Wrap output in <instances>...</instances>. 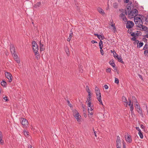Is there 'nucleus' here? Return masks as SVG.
I'll use <instances>...</instances> for the list:
<instances>
[{"mask_svg":"<svg viewBox=\"0 0 148 148\" xmlns=\"http://www.w3.org/2000/svg\"><path fill=\"white\" fill-rule=\"evenodd\" d=\"M128 12V14L129 17L130 18H132L134 16H137L138 14V11L136 9H134L132 10H130L129 8H127V9Z\"/></svg>","mask_w":148,"mask_h":148,"instance_id":"obj_1","label":"nucleus"},{"mask_svg":"<svg viewBox=\"0 0 148 148\" xmlns=\"http://www.w3.org/2000/svg\"><path fill=\"white\" fill-rule=\"evenodd\" d=\"M95 90L98 100L101 104L103 105L101 100V93L99 89L97 86H96L95 88Z\"/></svg>","mask_w":148,"mask_h":148,"instance_id":"obj_2","label":"nucleus"},{"mask_svg":"<svg viewBox=\"0 0 148 148\" xmlns=\"http://www.w3.org/2000/svg\"><path fill=\"white\" fill-rule=\"evenodd\" d=\"M21 121V123L23 128H25L28 127V123L27 120L23 118H21L20 119V121Z\"/></svg>","mask_w":148,"mask_h":148,"instance_id":"obj_3","label":"nucleus"},{"mask_svg":"<svg viewBox=\"0 0 148 148\" xmlns=\"http://www.w3.org/2000/svg\"><path fill=\"white\" fill-rule=\"evenodd\" d=\"M32 45L33 51H37L38 49V45L35 41H33L32 42Z\"/></svg>","mask_w":148,"mask_h":148,"instance_id":"obj_4","label":"nucleus"},{"mask_svg":"<svg viewBox=\"0 0 148 148\" xmlns=\"http://www.w3.org/2000/svg\"><path fill=\"white\" fill-rule=\"evenodd\" d=\"M134 25V23L131 21H127L126 24V27L127 28H132Z\"/></svg>","mask_w":148,"mask_h":148,"instance_id":"obj_5","label":"nucleus"},{"mask_svg":"<svg viewBox=\"0 0 148 148\" xmlns=\"http://www.w3.org/2000/svg\"><path fill=\"white\" fill-rule=\"evenodd\" d=\"M73 116L75 117L76 119L78 121V120L80 119L79 117V113L78 111L76 110H74L73 111Z\"/></svg>","mask_w":148,"mask_h":148,"instance_id":"obj_6","label":"nucleus"},{"mask_svg":"<svg viewBox=\"0 0 148 148\" xmlns=\"http://www.w3.org/2000/svg\"><path fill=\"white\" fill-rule=\"evenodd\" d=\"M125 136V138L126 141L129 142V143H131L132 141V139L131 138V136L129 134H127Z\"/></svg>","mask_w":148,"mask_h":148,"instance_id":"obj_7","label":"nucleus"},{"mask_svg":"<svg viewBox=\"0 0 148 148\" xmlns=\"http://www.w3.org/2000/svg\"><path fill=\"white\" fill-rule=\"evenodd\" d=\"M15 48L14 46L13 45L11 44L10 45V50L12 54H14V53H15Z\"/></svg>","mask_w":148,"mask_h":148,"instance_id":"obj_8","label":"nucleus"},{"mask_svg":"<svg viewBox=\"0 0 148 148\" xmlns=\"http://www.w3.org/2000/svg\"><path fill=\"white\" fill-rule=\"evenodd\" d=\"M120 17H121L123 19V20L125 22H126L127 21V19L126 17L125 16V14L121 13L119 15Z\"/></svg>","mask_w":148,"mask_h":148,"instance_id":"obj_9","label":"nucleus"},{"mask_svg":"<svg viewBox=\"0 0 148 148\" xmlns=\"http://www.w3.org/2000/svg\"><path fill=\"white\" fill-rule=\"evenodd\" d=\"M141 19L140 17H135L134 16V21L136 25L138 24L137 23H138L139 21H140Z\"/></svg>","mask_w":148,"mask_h":148,"instance_id":"obj_10","label":"nucleus"},{"mask_svg":"<svg viewBox=\"0 0 148 148\" xmlns=\"http://www.w3.org/2000/svg\"><path fill=\"white\" fill-rule=\"evenodd\" d=\"M94 35L95 36H97L98 39L100 40V39L102 40L105 38V37L103 36L99 35L98 34H94Z\"/></svg>","mask_w":148,"mask_h":148,"instance_id":"obj_11","label":"nucleus"},{"mask_svg":"<svg viewBox=\"0 0 148 148\" xmlns=\"http://www.w3.org/2000/svg\"><path fill=\"white\" fill-rule=\"evenodd\" d=\"M6 77L8 79L9 81L10 82L12 81V75H5Z\"/></svg>","mask_w":148,"mask_h":148,"instance_id":"obj_12","label":"nucleus"},{"mask_svg":"<svg viewBox=\"0 0 148 148\" xmlns=\"http://www.w3.org/2000/svg\"><path fill=\"white\" fill-rule=\"evenodd\" d=\"M140 28V30L141 31H146L147 29V27L145 25H142L139 27Z\"/></svg>","mask_w":148,"mask_h":148,"instance_id":"obj_13","label":"nucleus"},{"mask_svg":"<svg viewBox=\"0 0 148 148\" xmlns=\"http://www.w3.org/2000/svg\"><path fill=\"white\" fill-rule=\"evenodd\" d=\"M70 34H69V37L67 39V41H68L69 42L71 40V38H72V36H73V32L72 31V30H71L70 32Z\"/></svg>","mask_w":148,"mask_h":148,"instance_id":"obj_14","label":"nucleus"},{"mask_svg":"<svg viewBox=\"0 0 148 148\" xmlns=\"http://www.w3.org/2000/svg\"><path fill=\"white\" fill-rule=\"evenodd\" d=\"M137 23L138 24L136 25H137V26L138 27H140V26H142L143 25V21L141 19H140V21H139Z\"/></svg>","mask_w":148,"mask_h":148,"instance_id":"obj_15","label":"nucleus"},{"mask_svg":"<svg viewBox=\"0 0 148 148\" xmlns=\"http://www.w3.org/2000/svg\"><path fill=\"white\" fill-rule=\"evenodd\" d=\"M119 10L122 13L124 14V13H125V14L126 15H127V11L126 10H124L123 9H119Z\"/></svg>","mask_w":148,"mask_h":148,"instance_id":"obj_16","label":"nucleus"},{"mask_svg":"<svg viewBox=\"0 0 148 148\" xmlns=\"http://www.w3.org/2000/svg\"><path fill=\"white\" fill-rule=\"evenodd\" d=\"M40 48L41 51H44L45 49V48L43 47L44 45L43 44H42L41 42V40L40 41Z\"/></svg>","mask_w":148,"mask_h":148,"instance_id":"obj_17","label":"nucleus"},{"mask_svg":"<svg viewBox=\"0 0 148 148\" xmlns=\"http://www.w3.org/2000/svg\"><path fill=\"white\" fill-rule=\"evenodd\" d=\"M41 3L40 2H39L36 4H34V7L35 8H37L40 6Z\"/></svg>","mask_w":148,"mask_h":148,"instance_id":"obj_18","label":"nucleus"},{"mask_svg":"<svg viewBox=\"0 0 148 148\" xmlns=\"http://www.w3.org/2000/svg\"><path fill=\"white\" fill-rule=\"evenodd\" d=\"M3 141L2 140V134L1 132L0 131V144L3 145Z\"/></svg>","mask_w":148,"mask_h":148,"instance_id":"obj_19","label":"nucleus"},{"mask_svg":"<svg viewBox=\"0 0 148 148\" xmlns=\"http://www.w3.org/2000/svg\"><path fill=\"white\" fill-rule=\"evenodd\" d=\"M97 10H98V12L100 13H101L102 14H104V12L103 10V9H102L101 8H98L97 9Z\"/></svg>","mask_w":148,"mask_h":148,"instance_id":"obj_20","label":"nucleus"},{"mask_svg":"<svg viewBox=\"0 0 148 148\" xmlns=\"http://www.w3.org/2000/svg\"><path fill=\"white\" fill-rule=\"evenodd\" d=\"M65 51L66 52V54L68 56H69V49L67 47L65 48Z\"/></svg>","mask_w":148,"mask_h":148,"instance_id":"obj_21","label":"nucleus"},{"mask_svg":"<svg viewBox=\"0 0 148 148\" xmlns=\"http://www.w3.org/2000/svg\"><path fill=\"white\" fill-rule=\"evenodd\" d=\"M1 84L3 86H6L7 85V83L4 80H3L1 82Z\"/></svg>","mask_w":148,"mask_h":148,"instance_id":"obj_22","label":"nucleus"},{"mask_svg":"<svg viewBox=\"0 0 148 148\" xmlns=\"http://www.w3.org/2000/svg\"><path fill=\"white\" fill-rule=\"evenodd\" d=\"M122 101L123 102L125 103H127V100L125 97L124 96H123L122 98Z\"/></svg>","mask_w":148,"mask_h":148,"instance_id":"obj_23","label":"nucleus"},{"mask_svg":"<svg viewBox=\"0 0 148 148\" xmlns=\"http://www.w3.org/2000/svg\"><path fill=\"white\" fill-rule=\"evenodd\" d=\"M109 63L110 65H111L113 67H114L115 66V64L114 62V61H110L109 62Z\"/></svg>","mask_w":148,"mask_h":148,"instance_id":"obj_24","label":"nucleus"},{"mask_svg":"<svg viewBox=\"0 0 148 148\" xmlns=\"http://www.w3.org/2000/svg\"><path fill=\"white\" fill-rule=\"evenodd\" d=\"M99 48H102L103 47V42L101 39H100V42L99 43Z\"/></svg>","mask_w":148,"mask_h":148,"instance_id":"obj_25","label":"nucleus"},{"mask_svg":"<svg viewBox=\"0 0 148 148\" xmlns=\"http://www.w3.org/2000/svg\"><path fill=\"white\" fill-rule=\"evenodd\" d=\"M117 59H118V61L119 62H121V63H122L123 64L124 63V62L123 61L121 57V56H120V57H119V58H117Z\"/></svg>","mask_w":148,"mask_h":148,"instance_id":"obj_26","label":"nucleus"},{"mask_svg":"<svg viewBox=\"0 0 148 148\" xmlns=\"http://www.w3.org/2000/svg\"><path fill=\"white\" fill-rule=\"evenodd\" d=\"M136 106L135 107L136 108V109H137V111H138V110H141L140 108V106L138 105V104L137 103H136L135 104Z\"/></svg>","mask_w":148,"mask_h":148,"instance_id":"obj_27","label":"nucleus"},{"mask_svg":"<svg viewBox=\"0 0 148 148\" xmlns=\"http://www.w3.org/2000/svg\"><path fill=\"white\" fill-rule=\"evenodd\" d=\"M86 90L87 92L88 93L89 92H91V91L89 89V87L88 86H86Z\"/></svg>","mask_w":148,"mask_h":148,"instance_id":"obj_28","label":"nucleus"},{"mask_svg":"<svg viewBox=\"0 0 148 148\" xmlns=\"http://www.w3.org/2000/svg\"><path fill=\"white\" fill-rule=\"evenodd\" d=\"M132 99H133V101L135 103H137L138 102L137 101L136 97L135 96H133L132 97Z\"/></svg>","mask_w":148,"mask_h":148,"instance_id":"obj_29","label":"nucleus"},{"mask_svg":"<svg viewBox=\"0 0 148 148\" xmlns=\"http://www.w3.org/2000/svg\"><path fill=\"white\" fill-rule=\"evenodd\" d=\"M1 73L3 74H6V73L7 74H11V73H10L9 72H7L6 71H5L4 70L1 71Z\"/></svg>","mask_w":148,"mask_h":148,"instance_id":"obj_30","label":"nucleus"},{"mask_svg":"<svg viewBox=\"0 0 148 148\" xmlns=\"http://www.w3.org/2000/svg\"><path fill=\"white\" fill-rule=\"evenodd\" d=\"M113 7L114 8H117L118 7V4L117 3H115L113 4Z\"/></svg>","mask_w":148,"mask_h":148,"instance_id":"obj_31","label":"nucleus"},{"mask_svg":"<svg viewBox=\"0 0 148 148\" xmlns=\"http://www.w3.org/2000/svg\"><path fill=\"white\" fill-rule=\"evenodd\" d=\"M138 134L139 135L140 138H141L142 139L143 138V134L142 132H140L138 133Z\"/></svg>","mask_w":148,"mask_h":148,"instance_id":"obj_32","label":"nucleus"},{"mask_svg":"<svg viewBox=\"0 0 148 148\" xmlns=\"http://www.w3.org/2000/svg\"><path fill=\"white\" fill-rule=\"evenodd\" d=\"M138 113L140 114V115L142 116V117L143 116V113L142 112V111L141 110H138Z\"/></svg>","mask_w":148,"mask_h":148,"instance_id":"obj_33","label":"nucleus"},{"mask_svg":"<svg viewBox=\"0 0 148 148\" xmlns=\"http://www.w3.org/2000/svg\"><path fill=\"white\" fill-rule=\"evenodd\" d=\"M143 45V42H140L138 45V47H139V48L142 47Z\"/></svg>","mask_w":148,"mask_h":148,"instance_id":"obj_34","label":"nucleus"},{"mask_svg":"<svg viewBox=\"0 0 148 148\" xmlns=\"http://www.w3.org/2000/svg\"><path fill=\"white\" fill-rule=\"evenodd\" d=\"M12 54L13 55V57L14 59H16V58H18L17 55L15 53H14V54Z\"/></svg>","mask_w":148,"mask_h":148,"instance_id":"obj_35","label":"nucleus"},{"mask_svg":"<svg viewBox=\"0 0 148 148\" xmlns=\"http://www.w3.org/2000/svg\"><path fill=\"white\" fill-rule=\"evenodd\" d=\"M19 64L20 62V60L19 58H16V59H14Z\"/></svg>","mask_w":148,"mask_h":148,"instance_id":"obj_36","label":"nucleus"},{"mask_svg":"<svg viewBox=\"0 0 148 148\" xmlns=\"http://www.w3.org/2000/svg\"><path fill=\"white\" fill-rule=\"evenodd\" d=\"M148 49V45L147 44H145L143 48V50H146Z\"/></svg>","mask_w":148,"mask_h":148,"instance_id":"obj_37","label":"nucleus"},{"mask_svg":"<svg viewBox=\"0 0 148 148\" xmlns=\"http://www.w3.org/2000/svg\"><path fill=\"white\" fill-rule=\"evenodd\" d=\"M67 102L68 103V105L70 106V107H73V105L70 103L69 100H67Z\"/></svg>","mask_w":148,"mask_h":148,"instance_id":"obj_38","label":"nucleus"},{"mask_svg":"<svg viewBox=\"0 0 148 148\" xmlns=\"http://www.w3.org/2000/svg\"><path fill=\"white\" fill-rule=\"evenodd\" d=\"M130 111H132L133 110L134 108L133 107V103H132V105H131V106H130Z\"/></svg>","mask_w":148,"mask_h":148,"instance_id":"obj_39","label":"nucleus"},{"mask_svg":"<svg viewBox=\"0 0 148 148\" xmlns=\"http://www.w3.org/2000/svg\"><path fill=\"white\" fill-rule=\"evenodd\" d=\"M114 82L115 83L118 84L119 83V80L117 78H115Z\"/></svg>","mask_w":148,"mask_h":148,"instance_id":"obj_40","label":"nucleus"},{"mask_svg":"<svg viewBox=\"0 0 148 148\" xmlns=\"http://www.w3.org/2000/svg\"><path fill=\"white\" fill-rule=\"evenodd\" d=\"M102 48H100V52L101 54L102 55H103L104 54V52H103V50L102 49Z\"/></svg>","mask_w":148,"mask_h":148,"instance_id":"obj_41","label":"nucleus"},{"mask_svg":"<svg viewBox=\"0 0 148 148\" xmlns=\"http://www.w3.org/2000/svg\"><path fill=\"white\" fill-rule=\"evenodd\" d=\"M112 24L111 25V26L112 27H113V30H116V27H115V26L114 25H115L114 24H113L112 22Z\"/></svg>","mask_w":148,"mask_h":148,"instance_id":"obj_42","label":"nucleus"},{"mask_svg":"<svg viewBox=\"0 0 148 148\" xmlns=\"http://www.w3.org/2000/svg\"><path fill=\"white\" fill-rule=\"evenodd\" d=\"M114 53H115L116 55H115L114 54V57L115 58H119V56L116 53L115 51H114Z\"/></svg>","mask_w":148,"mask_h":148,"instance_id":"obj_43","label":"nucleus"},{"mask_svg":"<svg viewBox=\"0 0 148 148\" xmlns=\"http://www.w3.org/2000/svg\"><path fill=\"white\" fill-rule=\"evenodd\" d=\"M38 51H34V52L35 53V55L36 56H40V55L38 52Z\"/></svg>","mask_w":148,"mask_h":148,"instance_id":"obj_44","label":"nucleus"},{"mask_svg":"<svg viewBox=\"0 0 148 148\" xmlns=\"http://www.w3.org/2000/svg\"><path fill=\"white\" fill-rule=\"evenodd\" d=\"M91 98H89V97H88V98H87V100L86 101V102H91Z\"/></svg>","mask_w":148,"mask_h":148,"instance_id":"obj_45","label":"nucleus"},{"mask_svg":"<svg viewBox=\"0 0 148 148\" xmlns=\"http://www.w3.org/2000/svg\"><path fill=\"white\" fill-rule=\"evenodd\" d=\"M139 16H141V17H140L141 18V19H142V20H144V18L145 19L144 20H145V17L143 15H139Z\"/></svg>","mask_w":148,"mask_h":148,"instance_id":"obj_46","label":"nucleus"},{"mask_svg":"<svg viewBox=\"0 0 148 148\" xmlns=\"http://www.w3.org/2000/svg\"><path fill=\"white\" fill-rule=\"evenodd\" d=\"M144 54L145 55H146L148 54V49L145 50L144 51Z\"/></svg>","mask_w":148,"mask_h":148,"instance_id":"obj_47","label":"nucleus"},{"mask_svg":"<svg viewBox=\"0 0 148 148\" xmlns=\"http://www.w3.org/2000/svg\"><path fill=\"white\" fill-rule=\"evenodd\" d=\"M88 113L89 114L91 115H92L93 114V113L92 112H90V108H88Z\"/></svg>","mask_w":148,"mask_h":148,"instance_id":"obj_48","label":"nucleus"},{"mask_svg":"<svg viewBox=\"0 0 148 148\" xmlns=\"http://www.w3.org/2000/svg\"><path fill=\"white\" fill-rule=\"evenodd\" d=\"M88 102V107H92L91 102L89 101V102Z\"/></svg>","mask_w":148,"mask_h":148,"instance_id":"obj_49","label":"nucleus"},{"mask_svg":"<svg viewBox=\"0 0 148 148\" xmlns=\"http://www.w3.org/2000/svg\"><path fill=\"white\" fill-rule=\"evenodd\" d=\"M3 99L5 100L6 101H9L8 99V97L6 96H5L3 97Z\"/></svg>","mask_w":148,"mask_h":148,"instance_id":"obj_50","label":"nucleus"},{"mask_svg":"<svg viewBox=\"0 0 148 148\" xmlns=\"http://www.w3.org/2000/svg\"><path fill=\"white\" fill-rule=\"evenodd\" d=\"M121 145L120 144H116V147L117 148H121Z\"/></svg>","mask_w":148,"mask_h":148,"instance_id":"obj_51","label":"nucleus"},{"mask_svg":"<svg viewBox=\"0 0 148 148\" xmlns=\"http://www.w3.org/2000/svg\"><path fill=\"white\" fill-rule=\"evenodd\" d=\"M111 69L108 68L106 70V72L107 73H110L111 71Z\"/></svg>","mask_w":148,"mask_h":148,"instance_id":"obj_52","label":"nucleus"},{"mask_svg":"<svg viewBox=\"0 0 148 148\" xmlns=\"http://www.w3.org/2000/svg\"><path fill=\"white\" fill-rule=\"evenodd\" d=\"M104 87L105 88V89H107L108 88V85L106 84H105L104 86Z\"/></svg>","mask_w":148,"mask_h":148,"instance_id":"obj_53","label":"nucleus"},{"mask_svg":"<svg viewBox=\"0 0 148 148\" xmlns=\"http://www.w3.org/2000/svg\"><path fill=\"white\" fill-rule=\"evenodd\" d=\"M116 144L121 145V140H116Z\"/></svg>","mask_w":148,"mask_h":148,"instance_id":"obj_54","label":"nucleus"},{"mask_svg":"<svg viewBox=\"0 0 148 148\" xmlns=\"http://www.w3.org/2000/svg\"><path fill=\"white\" fill-rule=\"evenodd\" d=\"M131 35L132 36L135 37L136 36L135 35V34L134 32H132L131 33Z\"/></svg>","mask_w":148,"mask_h":148,"instance_id":"obj_55","label":"nucleus"},{"mask_svg":"<svg viewBox=\"0 0 148 148\" xmlns=\"http://www.w3.org/2000/svg\"><path fill=\"white\" fill-rule=\"evenodd\" d=\"M128 100L129 101V103L128 105L129 106H131V105H132V104H131V101L129 99H128Z\"/></svg>","mask_w":148,"mask_h":148,"instance_id":"obj_56","label":"nucleus"},{"mask_svg":"<svg viewBox=\"0 0 148 148\" xmlns=\"http://www.w3.org/2000/svg\"><path fill=\"white\" fill-rule=\"evenodd\" d=\"M88 93V97H89V98H91V92H89Z\"/></svg>","mask_w":148,"mask_h":148,"instance_id":"obj_57","label":"nucleus"},{"mask_svg":"<svg viewBox=\"0 0 148 148\" xmlns=\"http://www.w3.org/2000/svg\"><path fill=\"white\" fill-rule=\"evenodd\" d=\"M93 131H94V135H95V136L96 137L97 136V135H96V131H95V130L93 128Z\"/></svg>","mask_w":148,"mask_h":148,"instance_id":"obj_58","label":"nucleus"},{"mask_svg":"<svg viewBox=\"0 0 148 148\" xmlns=\"http://www.w3.org/2000/svg\"><path fill=\"white\" fill-rule=\"evenodd\" d=\"M123 148H126L125 144V143H123Z\"/></svg>","mask_w":148,"mask_h":148,"instance_id":"obj_59","label":"nucleus"},{"mask_svg":"<svg viewBox=\"0 0 148 148\" xmlns=\"http://www.w3.org/2000/svg\"><path fill=\"white\" fill-rule=\"evenodd\" d=\"M139 75V77L142 80H143V77L142 76L140 75Z\"/></svg>","mask_w":148,"mask_h":148,"instance_id":"obj_60","label":"nucleus"},{"mask_svg":"<svg viewBox=\"0 0 148 148\" xmlns=\"http://www.w3.org/2000/svg\"><path fill=\"white\" fill-rule=\"evenodd\" d=\"M132 39L134 41H136V38L135 37H133L132 38Z\"/></svg>","mask_w":148,"mask_h":148,"instance_id":"obj_61","label":"nucleus"},{"mask_svg":"<svg viewBox=\"0 0 148 148\" xmlns=\"http://www.w3.org/2000/svg\"><path fill=\"white\" fill-rule=\"evenodd\" d=\"M116 140H121L119 136H117Z\"/></svg>","mask_w":148,"mask_h":148,"instance_id":"obj_62","label":"nucleus"},{"mask_svg":"<svg viewBox=\"0 0 148 148\" xmlns=\"http://www.w3.org/2000/svg\"><path fill=\"white\" fill-rule=\"evenodd\" d=\"M91 42L93 44H94V43H97V42H96V41L94 40H92V41H91Z\"/></svg>","mask_w":148,"mask_h":148,"instance_id":"obj_63","label":"nucleus"},{"mask_svg":"<svg viewBox=\"0 0 148 148\" xmlns=\"http://www.w3.org/2000/svg\"><path fill=\"white\" fill-rule=\"evenodd\" d=\"M145 20L146 22H148V16L147 18L145 17Z\"/></svg>","mask_w":148,"mask_h":148,"instance_id":"obj_64","label":"nucleus"}]
</instances>
